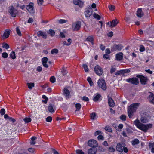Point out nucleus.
I'll list each match as a JSON object with an SVG mask.
<instances>
[{
	"label": "nucleus",
	"instance_id": "obj_1",
	"mask_svg": "<svg viewBox=\"0 0 154 154\" xmlns=\"http://www.w3.org/2000/svg\"><path fill=\"white\" fill-rule=\"evenodd\" d=\"M135 126L139 129L144 132H146L148 130L152 128V124H144L141 123L137 119L134 122Z\"/></svg>",
	"mask_w": 154,
	"mask_h": 154
},
{
	"label": "nucleus",
	"instance_id": "obj_2",
	"mask_svg": "<svg viewBox=\"0 0 154 154\" xmlns=\"http://www.w3.org/2000/svg\"><path fill=\"white\" fill-rule=\"evenodd\" d=\"M139 104L134 103L131 104L129 106L128 110V114L129 118H131L133 116V113L136 112L138 108Z\"/></svg>",
	"mask_w": 154,
	"mask_h": 154
},
{
	"label": "nucleus",
	"instance_id": "obj_3",
	"mask_svg": "<svg viewBox=\"0 0 154 154\" xmlns=\"http://www.w3.org/2000/svg\"><path fill=\"white\" fill-rule=\"evenodd\" d=\"M8 12L12 17H15L18 14V11L13 6L9 7Z\"/></svg>",
	"mask_w": 154,
	"mask_h": 154
},
{
	"label": "nucleus",
	"instance_id": "obj_4",
	"mask_svg": "<svg viewBox=\"0 0 154 154\" xmlns=\"http://www.w3.org/2000/svg\"><path fill=\"white\" fill-rule=\"evenodd\" d=\"M26 8L29 13L31 14H34L35 12V10L34 7V4L32 2H30L26 6Z\"/></svg>",
	"mask_w": 154,
	"mask_h": 154
},
{
	"label": "nucleus",
	"instance_id": "obj_5",
	"mask_svg": "<svg viewBox=\"0 0 154 154\" xmlns=\"http://www.w3.org/2000/svg\"><path fill=\"white\" fill-rule=\"evenodd\" d=\"M98 84L100 88L103 90H105L106 89V84L105 81L103 79H100L98 82Z\"/></svg>",
	"mask_w": 154,
	"mask_h": 154
},
{
	"label": "nucleus",
	"instance_id": "obj_6",
	"mask_svg": "<svg viewBox=\"0 0 154 154\" xmlns=\"http://www.w3.org/2000/svg\"><path fill=\"white\" fill-rule=\"evenodd\" d=\"M126 81L128 82L135 85H137L139 83L138 79L137 78L134 77L129 78L127 79Z\"/></svg>",
	"mask_w": 154,
	"mask_h": 154
},
{
	"label": "nucleus",
	"instance_id": "obj_7",
	"mask_svg": "<svg viewBox=\"0 0 154 154\" xmlns=\"http://www.w3.org/2000/svg\"><path fill=\"white\" fill-rule=\"evenodd\" d=\"M81 27V23L78 21L74 23L72 25V28L74 31H78L79 30Z\"/></svg>",
	"mask_w": 154,
	"mask_h": 154
},
{
	"label": "nucleus",
	"instance_id": "obj_8",
	"mask_svg": "<svg viewBox=\"0 0 154 154\" xmlns=\"http://www.w3.org/2000/svg\"><path fill=\"white\" fill-rule=\"evenodd\" d=\"M88 145L93 147L92 148L96 147L98 146V144L97 142L94 140H90L88 142Z\"/></svg>",
	"mask_w": 154,
	"mask_h": 154
},
{
	"label": "nucleus",
	"instance_id": "obj_9",
	"mask_svg": "<svg viewBox=\"0 0 154 154\" xmlns=\"http://www.w3.org/2000/svg\"><path fill=\"white\" fill-rule=\"evenodd\" d=\"M94 71L95 73L98 75L100 76L103 73L102 68L99 66L97 65L94 68Z\"/></svg>",
	"mask_w": 154,
	"mask_h": 154
},
{
	"label": "nucleus",
	"instance_id": "obj_10",
	"mask_svg": "<svg viewBox=\"0 0 154 154\" xmlns=\"http://www.w3.org/2000/svg\"><path fill=\"white\" fill-rule=\"evenodd\" d=\"M93 10L91 7L88 8L87 10L85 11V14L86 17H89L92 14Z\"/></svg>",
	"mask_w": 154,
	"mask_h": 154
},
{
	"label": "nucleus",
	"instance_id": "obj_11",
	"mask_svg": "<svg viewBox=\"0 0 154 154\" xmlns=\"http://www.w3.org/2000/svg\"><path fill=\"white\" fill-rule=\"evenodd\" d=\"M125 144L124 143H118L116 146V149L117 151L120 152H122L123 150Z\"/></svg>",
	"mask_w": 154,
	"mask_h": 154
},
{
	"label": "nucleus",
	"instance_id": "obj_12",
	"mask_svg": "<svg viewBox=\"0 0 154 154\" xmlns=\"http://www.w3.org/2000/svg\"><path fill=\"white\" fill-rule=\"evenodd\" d=\"M150 117L149 116H144L141 117L140 119L141 122L143 123H146L148 122Z\"/></svg>",
	"mask_w": 154,
	"mask_h": 154
},
{
	"label": "nucleus",
	"instance_id": "obj_13",
	"mask_svg": "<svg viewBox=\"0 0 154 154\" xmlns=\"http://www.w3.org/2000/svg\"><path fill=\"white\" fill-rule=\"evenodd\" d=\"M73 3L75 5H78L80 7H83L84 5V2L80 0H74Z\"/></svg>",
	"mask_w": 154,
	"mask_h": 154
},
{
	"label": "nucleus",
	"instance_id": "obj_14",
	"mask_svg": "<svg viewBox=\"0 0 154 154\" xmlns=\"http://www.w3.org/2000/svg\"><path fill=\"white\" fill-rule=\"evenodd\" d=\"M37 35L38 36H42V38L44 39L47 38V35L45 33L43 32L42 31H40L37 32Z\"/></svg>",
	"mask_w": 154,
	"mask_h": 154
},
{
	"label": "nucleus",
	"instance_id": "obj_15",
	"mask_svg": "<svg viewBox=\"0 0 154 154\" xmlns=\"http://www.w3.org/2000/svg\"><path fill=\"white\" fill-rule=\"evenodd\" d=\"M93 100L95 102L101 100V95L98 93H97L95 95Z\"/></svg>",
	"mask_w": 154,
	"mask_h": 154
},
{
	"label": "nucleus",
	"instance_id": "obj_16",
	"mask_svg": "<svg viewBox=\"0 0 154 154\" xmlns=\"http://www.w3.org/2000/svg\"><path fill=\"white\" fill-rule=\"evenodd\" d=\"M97 149L95 148H91L89 149L88 151V154H96Z\"/></svg>",
	"mask_w": 154,
	"mask_h": 154
},
{
	"label": "nucleus",
	"instance_id": "obj_17",
	"mask_svg": "<svg viewBox=\"0 0 154 154\" xmlns=\"http://www.w3.org/2000/svg\"><path fill=\"white\" fill-rule=\"evenodd\" d=\"M150 94L149 95L148 97V99L149 101V102L152 103H154V94L151 93L149 92Z\"/></svg>",
	"mask_w": 154,
	"mask_h": 154
},
{
	"label": "nucleus",
	"instance_id": "obj_18",
	"mask_svg": "<svg viewBox=\"0 0 154 154\" xmlns=\"http://www.w3.org/2000/svg\"><path fill=\"white\" fill-rule=\"evenodd\" d=\"M63 93L66 97L67 99L69 98L70 95V91L66 88H65L63 91Z\"/></svg>",
	"mask_w": 154,
	"mask_h": 154
},
{
	"label": "nucleus",
	"instance_id": "obj_19",
	"mask_svg": "<svg viewBox=\"0 0 154 154\" xmlns=\"http://www.w3.org/2000/svg\"><path fill=\"white\" fill-rule=\"evenodd\" d=\"M122 45L121 44L115 45L113 47V48L114 51H120L122 49Z\"/></svg>",
	"mask_w": 154,
	"mask_h": 154
},
{
	"label": "nucleus",
	"instance_id": "obj_20",
	"mask_svg": "<svg viewBox=\"0 0 154 154\" xmlns=\"http://www.w3.org/2000/svg\"><path fill=\"white\" fill-rule=\"evenodd\" d=\"M42 63L43 66L46 68H48V65L46 64L48 60V59L46 57H44L42 59Z\"/></svg>",
	"mask_w": 154,
	"mask_h": 154
},
{
	"label": "nucleus",
	"instance_id": "obj_21",
	"mask_svg": "<svg viewBox=\"0 0 154 154\" xmlns=\"http://www.w3.org/2000/svg\"><path fill=\"white\" fill-rule=\"evenodd\" d=\"M108 104L110 106L113 107L115 105V103L111 97H109L108 99Z\"/></svg>",
	"mask_w": 154,
	"mask_h": 154
},
{
	"label": "nucleus",
	"instance_id": "obj_22",
	"mask_svg": "<svg viewBox=\"0 0 154 154\" xmlns=\"http://www.w3.org/2000/svg\"><path fill=\"white\" fill-rule=\"evenodd\" d=\"M137 15L139 17L141 18L143 15V13L142 12L141 8H139L137 11Z\"/></svg>",
	"mask_w": 154,
	"mask_h": 154
},
{
	"label": "nucleus",
	"instance_id": "obj_23",
	"mask_svg": "<svg viewBox=\"0 0 154 154\" xmlns=\"http://www.w3.org/2000/svg\"><path fill=\"white\" fill-rule=\"evenodd\" d=\"M123 54L122 52H120L116 54V58L117 60H120L123 58Z\"/></svg>",
	"mask_w": 154,
	"mask_h": 154
},
{
	"label": "nucleus",
	"instance_id": "obj_24",
	"mask_svg": "<svg viewBox=\"0 0 154 154\" xmlns=\"http://www.w3.org/2000/svg\"><path fill=\"white\" fill-rule=\"evenodd\" d=\"M111 22V24L110 25L111 27H113L116 26L118 24V22L117 20H113Z\"/></svg>",
	"mask_w": 154,
	"mask_h": 154
},
{
	"label": "nucleus",
	"instance_id": "obj_25",
	"mask_svg": "<svg viewBox=\"0 0 154 154\" xmlns=\"http://www.w3.org/2000/svg\"><path fill=\"white\" fill-rule=\"evenodd\" d=\"M140 80V82L142 84L145 85L147 81V77L143 76L141 78Z\"/></svg>",
	"mask_w": 154,
	"mask_h": 154
},
{
	"label": "nucleus",
	"instance_id": "obj_26",
	"mask_svg": "<svg viewBox=\"0 0 154 154\" xmlns=\"http://www.w3.org/2000/svg\"><path fill=\"white\" fill-rule=\"evenodd\" d=\"M97 117V115L95 112L92 113L91 114V119L92 120H96Z\"/></svg>",
	"mask_w": 154,
	"mask_h": 154
},
{
	"label": "nucleus",
	"instance_id": "obj_27",
	"mask_svg": "<svg viewBox=\"0 0 154 154\" xmlns=\"http://www.w3.org/2000/svg\"><path fill=\"white\" fill-rule=\"evenodd\" d=\"M149 146L150 148H151V152L154 153V143H149Z\"/></svg>",
	"mask_w": 154,
	"mask_h": 154
},
{
	"label": "nucleus",
	"instance_id": "obj_28",
	"mask_svg": "<svg viewBox=\"0 0 154 154\" xmlns=\"http://www.w3.org/2000/svg\"><path fill=\"white\" fill-rule=\"evenodd\" d=\"M10 35V30H7L5 31V32L4 33L3 36L4 37L7 38H8Z\"/></svg>",
	"mask_w": 154,
	"mask_h": 154
},
{
	"label": "nucleus",
	"instance_id": "obj_29",
	"mask_svg": "<svg viewBox=\"0 0 154 154\" xmlns=\"http://www.w3.org/2000/svg\"><path fill=\"white\" fill-rule=\"evenodd\" d=\"M94 37L93 36H90L86 38V40L91 42L92 44H93V40Z\"/></svg>",
	"mask_w": 154,
	"mask_h": 154
},
{
	"label": "nucleus",
	"instance_id": "obj_30",
	"mask_svg": "<svg viewBox=\"0 0 154 154\" xmlns=\"http://www.w3.org/2000/svg\"><path fill=\"white\" fill-rule=\"evenodd\" d=\"M48 34H50L51 36H53L55 35V32L52 29H50L47 32Z\"/></svg>",
	"mask_w": 154,
	"mask_h": 154
},
{
	"label": "nucleus",
	"instance_id": "obj_31",
	"mask_svg": "<svg viewBox=\"0 0 154 154\" xmlns=\"http://www.w3.org/2000/svg\"><path fill=\"white\" fill-rule=\"evenodd\" d=\"M48 110L50 112L52 113L54 112L53 106L51 104L50 105L48 106Z\"/></svg>",
	"mask_w": 154,
	"mask_h": 154
},
{
	"label": "nucleus",
	"instance_id": "obj_32",
	"mask_svg": "<svg viewBox=\"0 0 154 154\" xmlns=\"http://www.w3.org/2000/svg\"><path fill=\"white\" fill-rule=\"evenodd\" d=\"M132 143L133 145H134L138 144L139 143V141L138 139H135L132 141Z\"/></svg>",
	"mask_w": 154,
	"mask_h": 154
},
{
	"label": "nucleus",
	"instance_id": "obj_33",
	"mask_svg": "<svg viewBox=\"0 0 154 154\" xmlns=\"http://www.w3.org/2000/svg\"><path fill=\"white\" fill-rule=\"evenodd\" d=\"M27 85L28 87L30 89H31L32 87L34 86V83H28Z\"/></svg>",
	"mask_w": 154,
	"mask_h": 154
},
{
	"label": "nucleus",
	"instance_id": "obj_34",
	"mask_svg": "<svg viewBox=\"0 0 154 154\" xmlns=\"http://www.w3.org/2000/svg\"><path fill=\"white\" fill-rule=\"evenodd\" d=\"M10 56L12 59H15L16 58L15 52L14 51L11 52L10 54Z\"/></svg>",
	"mask_w": 154,
	"mask_h": 154
},
{
	"label": "nucleus",
	"instance_id": "obj_35",
	"mask_svg": "<svg viewBox=\"0 0 154 154\" xmlns=\"http://www.w3.org/2000/svg\"><path fill=\"white\" fill-rule=\"evenodd\" d=\"M105 130L110 132H112V129L111 128L108 126H106L105 128Z\"/></svg>",
	"mask_w": 154,
	"mask_h": 154
},
{
	"label": "nucleus",
	"instance_id": "obj_36",
	"mask_svg": "<svg viewBox=\"0 0 154 154\" xmlns=\"http://www.w3.org/2000/svg\"><path fill=\"white\" fill-rule=\"evenodd\" d=\"M83 67L85 71L86 72H88V66L86 64H84L83 65Z\"/></svg>",
	"mask_w": 154,
	"mask_h": 154
},
{
	"label": "nucleus",
	"instance_id": "obj_37",
	"mask_svg": "<svg viewBox=\"0 0 154 154\" xmlns=\"http://www.w3.org/2000/svg\"><path fill=\"white\" fill-rule=\"evenodd\" d=\"M103 134V133L100 130H98L96 131L94 133V135L95 136H96L97 135H100L102 134Z\"/></svg>",
	"mask_w": 154,
	"mask_h": 154
},
{
	"label": "nucleus",
	"instance_id": "obj_38",
	"mask_svg": "<svg viewBox=\"0 0 154 154\" xmlns=\"http://www.w3.org/2000/svg\"><path fill=\"white\" fill-rule=\"evenodd\" d=\"M89 83L90 86H92L93 85V82L91 79L90 77H88L87 79Z\"/></svg>",
	"mask_w": 154,
	"mask_h": 154
},
{
	"label": "nucleus",
	"instance_id": "obj_39",
	"mask_svg": "<svg viewBox=\"0 0 154 154\" xmlns=\"http://www.w3.org/2000/svg\"><path fill=\"white\" fill-rule=\"evenodd\" d=\"M75 152L77 154H85L84 152L80 149L76 150Z\"/></svg>",
	"mask_w": 154,
	"mask_h": 154
},
{
	"label": "nucleus",
	"instance_id": "obj_40",
	"mask_svg": "<svg viewBox=\"0 0 154 154\" xmlns=\"http://www.w3.org/2000/svg\"><path fill=\"white\" fill-rule=\"evenodd\" d=\"M2 47L4 48L8 49L9 47V45L7 43H3Z\"/></svg>",
	"mask_w": 154,
	"mask_h": 154
},
{
	"label": "nucleus",
	"instance_id": "obj_41",
	"mask_svg": "<svg viewBox=\"0 0 154 154\" xmlns=\"http://www.w3.org/2000/svg\"><path fill=\"white\" fill-rule=\"evenodd\" d=\"M23 120L26 123H29L31 121V119L30 118H26L23 119Z\"/></svg>",
	"mask_w": 154,
	"mask_h": 154
},
{
	"label": "nucleus",
	"instance_id": "obj_42",
	"mask_svg": "<svg viewBox=\"0 0 154 154\" xmlns=\"http://www.w3.org/2000/svg\"><path fill=\"white\" fill-rule=\"evenodd\" d=\"M58 51L57 49H52L51 51V53L52 54H57L58 53Z\"/></svg>",
	"mask_w": 154,
	"mask_h": 154
},
{
	"label": "nucleus",
	"instance_id": "obj_43",
	"mask_svg": "<svg viewBox=\"0 0 154 154\" xmlns=\"http://www.w3.org/2000/svg\"><path fill=\"white\" fill-rule=\"evenodd\" d=\"M75 107L76 108V111H79L81 107V105L80 103H77L75 104Z\"/></svg>",
	"mask_w": 154,
	"mask_h": 154
},
{
	"label": "nucleus",
	"instance_id": "obj_44",
	"mask_svg": "<svg viewBox=\"0 0 154 154\" xmlns=\"http://www.w3.org/2000/svg\"><path fill=\"white\" fill-rule=\"evenodd\" d=\"M16 32L17 34L19 36H21V32L19 29V27H17L16 28Z\"/></svg>",
	"mask_w": 154,
	"mask_h": 154
},
{
	"label": "nucleus",
	"instance_id": "obj_45",
	"mask_svg": "<svg viewBox=\"0 0 154 154\" xmlns=\"http://www.w3.org/2000/svg\"><path fill=\"white\" fill-rule=\"evenodd\" d=\"M94 18L97 19L98 20H100L101 18L96 13H94Z\"/></svg>",
	"mask_w": 154,
	"mask_h": 154
},
{
	"label": "nucleus",
	"instance_id": "obj_46",
	"mask_svg": "<svg viewBox=\"0 0 154 154\" xmlns=\"http://www.w3.org/2000/svg\"><path fill=\"white\" fill-rule=\"evenodd\" d=\"M60 23L62 24L66 23L67 22V20L64 19H60L58 20Z\"/></svg>",
	"mask_w": 154,
	"mask_h": 154
},
{
	"label": "nucleus",
	"instance_id": "obj_47",
	"mask_svg": "<svg viewBox=\"0 0 154 154\" xmlns=\"http://www.w3.org/2000/svg\"><path fill=\"white\" fill-rule=\"evenodd\" d=\"M56 79L55 77L54 76H51L50 78V81L52 83H54L55 82Z\"/></svg>",
	"mask_w": 154,
	"mask_h": 154
},
{
	"label": "nucleus",
	"instance_id": "obj_48",
	"mask_svg": "<svg viewBox=\"0 0 154 154\" xmlns=\"http://www.w3.org/2000/svg\"><path fill=\"white\" fill-rule=\"evenodd\" d=\"M37 2L38 5L41 6L44 2V0H37Z\"/></svg>",
	"mask_w": 154,
	"mask_h": 154
},
{
	"label": "nucleus",
	"instance_id": "obj_49",
	"mask_svg": "<svg viewBox=\"0 0 154 154\" xmlns=\"http://www.w3.org/2000/svg\"><path fill=\"white\" fill-rule=\"evenodd\" d=\"M120 119L123 121H125L126 119V116L125 115H122L120 117Z\"/></svg>",
	"mask_w": 154,
	"mask_h": 154
},
{
	"label": "nucleus",
	"instance_id": "obj_50",
	"mask_svg": "<svg viewBox=\"0 0 154 154\" xmlns=\"http://www.w3.org/2000/svg\"><path fill=\"white\" fill-rule=\"evenodd\" d=\"M109 9L110 10L113 11L115 8V7L113 5H109L108 7Z\"/></svg>",
	"mask_w": 154,
	"mask_h": 154
},
{
	"label": "nucleus",
	"instance_id": "obj_51",
	"mask_svg": "<svg viewBox=\"0 0 154 154\" xmlns=\"http://www.w3.org/2000/svg\"><path fill=\"white\" fill-rule=\"evenodd\" d=\"M122 74L125 73H128L130 72V70L129 69H125L121 70Z\"/></svg>",
	"mask_w": 154,
	"mask_h": 154
},
{
	"label": "nucleus",
	"instance_id": "obj_52",
	"mask_svg": "<svg viewBox=\"0 0 154 154\" xmlns=\"http://www.w3.org/2000/svg\"><path fill=\"white\" fill-rule=\"evenodd\" d=\"M8 56V54L6 52H4L2 54V57L4 58H6Z\"/></svg>",
	"mask_w": 154,
	"mask_h": 154
},
{
	"label": "nucleus",
	"instance_id": "obj_53",
	"mask_svg": "<svg viewBox=\"0 0 154 154\" xmlns=\"http://www.w3.org/2000/svg\"><path fill=\"white\" fill-rule=\"evenodd\" d=\"M61 73L64 75L67 74V72L65 69H63L61 71Z\"/></svg>",
	"mask_w": 154,
	"mask_h": 154
},
{
	"label": "nucleus",
	"instance_id": "obj_54",
	"mask_svg": "<svg viewBox=\"0 0 154 154\" xmlns=\"http://www.w3.org/2000/svg\"><path fill=\"white\" fill-rule=\"evenodd\" d=\"M52 120V118L51 116H48L46 118V120L47 122H50Z\"/></svg>",
	"mask_w": 154,
	"mask_h": 154
},
{
	"label": "nucleus",
	"instance_id": "obj_55",
	"mask_svg": "<svg viewBox=\"0 0 154 154\" xmlns=\"http://www.w3.org/2000/svg\"><path fill=\"white\" fill-rule=\"evenodd\" d=\"M145 50V47L142 45H141L140 47V52L144 51Z\"/></svg>",
	"mask_w": 154,
	"mask_h": 154
},
{
	"label": "nucleus",
	"instance_id": "obj_56",
	"mask_svg": "<svg viewBox=\"0 0 154 154\" xmlns=\"http://www.w3.org/2000/svg\"><path fill=\"white\" fill-rule=\"evenodd\" d=\"M5 112V110L4 108H2L0 110V114L1 115H4Z\"/></svg>",
	"mask_w": 154,
	"mask_h": 154
},
{
	"label": "nucleus",
	"instance_id": "obj_57",
	"mask_svg": "<svg viewBox=\"0 0 154 154\" xmlns=\"http://www.w3.org/2000/svg\"><path fill=\"white\" fill-rule=\"evenodd\" d=\"M98 139L99 140H104V137L103 136L101 135V134L100 135H99L97 137Z\"/></svg>",
	"mask_w": 154,
	"mask_h": 154
},
{
	"label": "nucleus",
	"instance_id": "obj_58",
	"mask_svg": "<svg viewBox=\"0 0 154 154\" xmlns=\"http://www.w3.org/2000/svg\"><path fill=\"white\" fill-rule=\"evenodd\" d=\"M28 150L29 152L31 153H33L35 152V149L32 148L28 149Z\"/></svg>",
	"mask_w": 154,
	"mask_h": 154
},
{
	"label": "nucleus",
	"instance_id": "obj_59",
	"mask_svg": "<svg viewBox=\"0 0 154 154\" xmlns=\"http://www.w3.org/2000/svg\"><path fill=\"white\" fill-rule=\"evenodd\" d=\"M109 152H114L115 151V150L113 147H109Z\"/></svg>",
	"mask_w": 154,
	"mask_h": 154
},
{
	"label": "nucleus",
	"instance_id": "obj_60",
	"mask_svg": "<svg viewBox=\"0 0 154 154\" xmlns=\"http://www.w3.org/2000/svg\"><path fill=\"white\" fill-rule=\"evenodd\" d=\"M82 100L85 101H88L89 100L88 98L85 96H84L83 97Z\"/></svg>",
	"mask_w": 154,
	"mask_h": 154
},
{
	"label": "nucleus",
	"instance_id": "obj_61",
	"mask_svg": "<svg viewBox=\"0 0 154 154\" xmlns=\"http://www.w3.org/2000/svg\"><path fill=\"white\" fill-rule=\"evenodd\" d=\"M42 97L45 100V101H44V102L45 103H47V101L48 100L47 97H46V96L45 95H43L42 96Z\"/></svg>",
	"mask_w": 154,
	"mask_h": 154
},
{
	"label": "nucleus",
	"instance_id": "obj_62",
	"mask_svg": "<svg viewBox=\"0 0 154 154\" xmlns=\"http://www.w3.org/2000/svg\"><path fill=\"white\" fill-rule=\"evenodd\" d=\"M103 57L104 59H109V56L108 54H104L103 56Z\"/></svg>",
	"mask_w": 154,
	"mask_h": 154
},
{
	"label": "nucleus",
	"instance_id": "obj_63",
	"mask_svg": "<svg viewBox=\"0 0 154 154\" xmlns=\"http://www.w3.org/2000/svg\"><path fill=\"white\" fill-rule=\"evenodd\" d=\"M122 71L121 70L119 71L116 72L115 73V75H118L120 74H122Z\"/></svg>",
	"mask_w": 154,
	"mask_h": 154
},
{
	"label": "nucleus",
	"instance_id": "obj_64",
	"mask_svg": "<svg viewBox=\"0 0 154 154\" xmlns=\"http://www.w3.org/2000/svg\"><path fill=\"white\" fill-rule=\"evenodd\" d=\"M60 36L62 38H64L65 37V36L64 34L62 32H60Z\"/></svg>",
	"mask_w": 154,
	"mask_h": 154
}]
</instances>
